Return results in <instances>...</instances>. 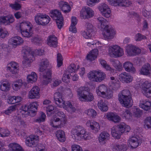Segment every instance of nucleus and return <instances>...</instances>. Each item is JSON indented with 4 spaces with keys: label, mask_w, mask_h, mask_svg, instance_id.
I'll use <instances>...</instances> for the list:
<instances>
[{
    "label": "nucleus",
    "mask_w": 151,
    "mask_h": 151,
    "mask_svg": "<svg viewBox=\"0 0 151 151\" xmlns=\"http://www.w3.org/2000/svg\"><path fill=\"white\" fill-rule=\"evenodd\" d=\"M97 19L100 24V27L99 28L104 29V33H103L104 37L107 39L113 38L115 34V31L111 26L106 25L108 22L107 20L102 17H99Z\"/></svg>",
    "instance_id": "f257e3e1"
},
{
    "label": "nucleus",
    "mask_w": 151,
    "mask_h": 151,
    "mask_svg": "<svg viewBox=\"0 0 151 151\" xmlns=\"http://www.w3.org/2000/svg\"><path fill=\"white\" fill-rule=\"evenodd\" d=\"M130 130V128L129 126L124 123H122L111 128V134L114 138L119 139L123 133L128 132Z\"/></svg>",
    "instance_id": "f03ea898"
},
{
    "label": "nucleus",
    "mask_w": 151,
    "mask_h": 151,
    "mask_svg": "<svg viewBox=\"0 0 151 151\" xmlns=\"http://www.w3.org/2000/svg\"><path fill=\"white\" fill-rule=\"evenodd\" d=\"M77 92L80 100L83 101L91 102L94 99L93 94L91 93L88 88L81 87L77 89Z\"/></svg>",
    "instance_id": "7ed1b4c3"
},
{
    "label": "nucleus",
    "mask_w": 151,
    "mask_h": 151,
    "mask_svg": "<svg viewBox=\"0 0 151 151\" xmlns=\"http://www.w3.org/2000/svg\"><path fill=\"white\" fill-rule=\"evenodd\" d=\"M105 73L101 71L93 70L88 74V76L91 80L97 82H100L104 80L105 77Z\"/></svg>",
    "instance_id": "20e7f679"
},
{
    "label": "nucleus",
    "mask_w": 151,
    "mask_h": 151,
    "mask_svg": "<svg viewBox=\"0 0 151 151\" xmlns=\"http://www.w3.org/2000/svg\"><path fill=\"white\" fill-rule=\"evenodd\" d=\"M50 16L53 19L56 20L58 27L60 29L63 25V17L61 12L56 9L52 10L50 12Z\"/></svg>",
    "instance_id": "39448f33"
},
{
    "label": "nucleus",
    "mask_w": 151,
    "mask_h": 151,
    "mask_svg": "<svg viewBox=\"0 0 151 151\" xmlns=\"http://www.w3.org/2000/svg\"><path fill=\"white\" fill-rule=\"evenodd\" d=\"M86 132L85 129L81 126H77L73 129L71 131L72 137L76 140H79L81 139L82 136Z\"/></svg>",
    "instance_id": "423d86ee"
},
{
    "label": "nucleus",
    "mask_w": 151,
    "mask_h": 151,
    "mask_svg": "<svg viewBox=\"0 0 151 151\" xmlns=\"http://www.w3.org/2000/svg\"><path fill=\"white\" fill-rule=\"evenodd\" d=\"M109 52L111 55H114L116 58L121 57L124 54L123 49L117 45H112L109 46Z\"/></svg>",
    "instance_id": "0eeeda50"
},
{
    "label": "nucleus",
    "mask_w": 151,
    "mask_h": 151,
    "mask_svg": "<svg viewBox=\"0 0 151 151\" xmlns=\"http://www.w3.org/2000/svg\"><path fill=\"white\" fill-rule=\"evenodd\" d=\"M35 19L38 24L45 25L49 23L50 18L47 15L38 13L35 17Z\"/></svg>",
    "instance_id": "6e6552de"
},
{
    "label": "nucleus",
    "mask_w": 151,
    "mask_h": 151,
    "mask_svg": "<svg viewBox=\"0 0 151 151\" xmlns=\"http://www.w3.org/2000/svg\"><path fill=\"white\" fill-rule=\"evenodd\" d=\"M39 141V137L37 136H30L26 139V145L29 147L33 148L36 147Z\"/></svg>",
    "instance_id": "1a4fd4ad"
},
{
    "label": "nucleus",
    "mask_w": 151,
    "mask_h": 151,
    "mask_svg": "<svg viewBox=\"0 0 151 151\" xmlns=\"http://www.w3.org/2000/svg\"><path fill=\"white\" fill-rule=\"evenodd\" d=\"M127 53L129 56H133L138 55L141 52V50L138 47L132 45H128L126 47Z\"/></svg>",
    "instance_id": "9d476101"
},
{
    "label": "nucleus",
    "mask_w": 151,
    "mask_h": 151,
    "mask_svg": "<svg viewBox=\"0 0 151 151\" xmlns=\"http://www.w3.org/2000/svg\"><path fill=\"white\" fill-rule=\"evenodd\" d=\"M93 11L89 7H86L82 9L80 13V16L84 19H88L92 17Z\"/></svg>",
    "instance_id": "9b49d317"
},
{
    "label": "nucleus",
    "mask_w": 151,
    "mask_h": 151,
    "mask_svg": "<svg viewBox=\"0 0 151 151\" xmlns=\"http://www.w3.org/2000/svg\"><path fill=\"white\" fill-rule=\"evenodd\" d=\"M114 6H123L127 7L131 4L128 0H108Z\"/></svg>",
    "instance_id": "f8f14e48"
},
{
    "label": "nucleus",
    "mask_w": 151,
    "mask_h": 151,
    "mask_svg": "<svg viewBox=\"0 0 151 151\" xmlns=\"http://www.w3.org/2000/svg\"><path fill=\"white\" fill-rule=\"evenodd\" d=\"M119 97V100L123 106L128 108L132 105V98L124 97L122 98L121 96Z\"/></svg>",
    "instance_id": "ddd939ff"
},
{
    "label": "nucleus",
    "mask_w": 151,
    "mask_h": 151,
    "mask_svg": "<svg viewBox=\"0 0 151 151\" xmlns=\"http://www.w3.org/2000/svg\"><path fill=\"white\" fill-rule=\"evenodd\" d=\"M119 79L123 83H129L132 81L133 77L128 73L124 72L119 74Z\"/></svg>",
    "instance_id": "4468645a"
},
{
    "label": "nucleus",
    "mask_w": 151,
    "mask_h": 151,
    "mask_svg": "<svg viewBox=\"0 0 151 151\" xmlns=\"http://www.w3.org/2000/svg\"><path fill=\"white\" fill-rule=\"evenodd\" d=\"M40 89L37 86L34 87L29 92L28 97L29 98L33 99H38L40 97Z\"/></svg>",
    "instance_id": "2eb2a0df"
},
{
    "label": "nucleus",
    "mask_w": 151,
    "mask_h": 151,
    "mask_svg": "<svg viewBox=\"0 0 151 151\" xmlns=\"http://www.w3.org/2000/svg\"><path fill=\"white\" fill-rule=\"evenodd\" d=\"M141 143V140L137 136L132 137L130 138L129 142V144L132 148H136Z\"/></svg>",
    "instance_id": "dca6fc26"
},
{
    "label": "nucleus",
    "mask_w": 151,
    "mask_h": 151,
    "mask_svg": "<svg viewBox=\"0 0 151 151\" xmlns=\"http://www.w3.org/2000/svg\"><path fill=\"white\" fill-rule=\"evenodd\" d=\"M106 118L109 121L115 123L119 122L121 119L120 117L113 112H109L106 114Z\"/></svg>",
    "instance_id": "f3484780"
},
{
    "label": "nucleus",
    "mask_w": 151,
    "mask_h": 151,
    "mask_svg": "<svg viewBox=\"0 0 151 151\" xmlns=\"http://www.w3.org/2000/svg\"><path fill=\"white\" fill-rule=\"evenodd\" d=\"M59 119L53 115L50 120V125L56 128H59L61 124H63Z\"/></svg>",
    "instance_id": "a211bd4d"
},
{
    "label": "nucleus",
    "mask_w": 151,
    "mask_h": 151,
    "mask_svg": "<svg viewBox=\"0 0 151 151\" xmlns=\"http://www.w3.org/2000/svg\"><path fill=\"white\" fill-rule=\"evenodd\" d=\"M14 21V18L12 15L1 17H0V21L5 25L9 24Z\"/></svg>",
    "instance_id": "6ab92c4d"
},
{
    "label": "nucleus",
    "mask_w": 151,
    "mask_h": 151,
    "mask_svg": "<svg viewBox=\"0 0 151 151\" xmlns=\"http://www.w3.org/2000/svg\"><path fill=\"white\" fill-rule=\"evenodd\" d=\"M139 107L145 111L151 109V102L145 100H142L140 101Z\"/></svg>",
    "instance_id": "aec40b11"
},
{
    "label": "nucleus",
    "mask_w": 151,
    "mask_h": 151,
    "mask_svg": "<svg viewBox=\"0 0 151 151\" xmlns=\"http://www.w3.org/2000/svg\"><path fill=\"white\" fill-rule=\"evenodd\" d=\"M51 71L50 70L48 69L46 74L43 75V79L42 83L44 85L47 84L50 82L51 78Z\"/></svg>",
    "instance_id": "412c9836"
},
{
    "label": "nucleus",
    "mask_w": 151,
    "mask_h": 151,
    "mask_svg": "<svg viewBox=\"0 0 151 151\" xmlns=\"http://www.w3.org/2000/svg\"><path fill=\"white\" fill-rule=\"evenodd\" d=\"M110 134L106 132H101L99 137V140L101 144H104L105 141L109 139Z\"/></svg>",
    "instance_id": "4be33fe9"
},
{
    "label": "nucleus",
    "mask_w": 151,
    "mask_h": 151,
    "mask_svg": "<svg viewBox=\"0 0 151 151\" xmlns=\"http://www.w3.org/2000/svg\"><path fill=\"white\" fill-rule=\"evenodd\" d=\"M61 9L65 13L69 12L71 10V8L68 3L63 1H61L59 3Z\"/></svg>",
    "instance_id": "5701e85b"
},
{
    "label": "nucleus",
    "mask_w": 151,
    "mask_h": 151,
    "mask_svg": "<svg viewBox=\"0 0 151 151\" xmlns=\"http://www.w3.org/2000/svg\"><path fill=\"white\" fill-rule=\"evenodd\" d=\"M49 38L47 40V43L50 47H55L57 46V37L54 35L50 36Z\"/></svg>",
    "instance_id": "b1692460"
},
{
    "label": "nucleus",
    "mask_w": 151,
    "mask_h": 151,
    "mask_svg": "<svg viewBox=\"0 0 151 151\" xmlns=\"http://www.w3.org/2000/svg\"><path fill=\"white\" fill-rule=\"evenodd\" d=\"M9 65L10 66L8 67V70H9L12 74L16 73L19 69L18 64L15 62H12Z\"/></svg>",
    "instance_id": "393cba45"
},
{
    "label": "nucleus",
    "mask_w": 151,
    "mask_h": 151,
    "mask_svg": "<svg viewBox=\"0 0 151 151\" xmlns=\"http://www.w3.org/2000/svg\"><path fill=\"white\" fill-rule=\"evenodd\" d=\"M63 104V108L68 111L71 113L75 111L76 109L70 102L68 101L67 102H65L64 101Z\"/></svg>",
    "instance_id": "a878e982"
},
{
    "label": "nucleus",
    "mask_w": 151,
    "mask_h": 151,
    "mask_svg": "<svg viewBox=\"0 0 151 151\" xmlns=\"http://www.w3.org/2000/svg\"><path fill=\"white\" fill-rule=\"evenodd\" d=\"M62 94L59 92H56L54 94V102L55 103L59 106L58 105L60 103H63L64 102L62 98Z\"/></svg>",
    "instance_id": "bb28decb"
},
{
    "label": "nucleus",
    "mask_w": 151,
    "mask_h": 151,
    "mask_svg": "<svg viewBox=\"0 0 151 151\" xmlns=\"http://www.w3.org/2000/svg\"><path fill=\"white\" fill-rule=\"evenodd\" d=\"M123 67L125 70L127 72L132 73L135 71V68L133 66L132 64L129 62L124 63L123 64Z\"/></svg>",
    "instance_id": "cd10ccee"
},
{
    "label": "nucleus",
    "mask_w": 151,
    "mask_h": 151,
    "mask_svg": "<svg viewBox=\"0 0 151 151\" xmlns=\"http://www.w3.org/2000/svg\"><path fill=\"white\" fill-rule=\"evenodd\" d=\"M107 89V87L105 85L102 84L97 88L96 92L98 95L102 97Z\"/></svg>",
    "instance_id": "c85d7f7f"
},
{
    "label": "nucleus",
    "mask_w": 151,
    "mask_h": 151,
    "mask_svg": "<svg viewBox=\"0 0 151 151\" xmlns=\"http://www.w3.org/2000/svg\"><path fill=\"white\" fill-rule=\"evenodd\" d=\"M98 50L96 49H95L92 50L87 55V59L91 61L94 60L97 57V56L98 54Z\"/></svg>",
    "instance_id": "c756f323"
},
{
    "label": "nucleus",
    "mask_w": 151,
    "mask_h": 151,
    "mask_svg": "<svg viewBox=\"0 0 151 151\" xmlns=\"http://www.w3.org/2000/svg\"><path fill=\"white\" fill-rule=\"evenodd\" d=\"M48 65L49 62L47 59H42L39 65V70L40 71L42 72L45 70Z\"/></svg>",
    "instance_id": "7c9ffc66"
},
{
    "label": "nucleus",
    "mask_w": 151,
    "mask_h": 151,
    "mask_svg": "<svg viewBox=\"0 0 151 151\" xmlns=\"http://www.w3.org/2000/svg\"><path fill=\"white\" fill-rule=\"evenodd\" d=\"M77 21L76 17H72L71 18V24L69 28V31L73 33H76L77 31L75 26L77 24Z\"/></svg>",
    "instance_id": "2f4dec72"
},
{
    "label": "nucleus",
    "mask_w": 151,
    "mask_h": 151,
    "mask_svg": "<svg viewBox=\"0 0 151 151\" xmlns=\"http://www.w3.org/2000/svg\"><path fill=\"white\" fill-rule=\"evenodd\" d=\"M150 64L147 63L142 66L141 70L140 73L144 75H148L150 73Z\"/></svg>",
    "instance_id": "473e14b6"
},
{
    "label": "nucleus",
    "mask_w": 151,
    "mask_h": 151,
    "mask_svg": "<svg viewBox=\"0 0 151 151\" xmlns=\"http://www.w3.org/2000/svg\"><path fill=\"white\" fill-rule=\"evenodd\" d=\"M128 147L126 144L116 145L113 147L114 151H126Z\"/></svg>",
    "instance_id": "72a5a7b5"
},
{
    "label": "nucleus",
    "mask_w": 151,
    "mask_h": 151,
    "mask_svg": "<svg viewBox=\"0 0 151 151\" xmlns=\"http://www.w3.org/2000/svg\"><path fill=\"white\" fill-rule=\"evenodd\" d=\"M9 146L12 151H24L22 147L16 143H10Z\"/></svg>",
    "instance_id": "f704fd0d"
},
{
    "label": "nucleus",
    "mask_w": 151,
    "mask_h": 151,
    "mask_svg": "<svg viewBox=\"0 0 151 151\" xmlns=\"http://www.w3.org/2000/svg\"><path fill=\"white\" fill-rule=\"evenodd\" d=\"M56 136L58 140L61 142L65 141V140L64 132L62 130H59L56 132Z\"/></svg>",
    "instance_id": "c9c22d12"
},
{
    "label": "nucleus",
    "mask_w": 151,
    "mask_h": 151,
    "mask_svg": "<svg viewBox=\"0 0 151 151\" xmlns=\"http://www.w3.org/2000/svg\"><path fill=\"white\" fill-rule=\"evenodd\" d=\"M31 29L30 23L28 22H23L20 24V30H30Z\"/></svg>",
    "instance_id": "e433bc0d"
},
{
    "label": "nucleus",
    "mask_w": 151,
    "mask_h": 151,
    "mask_svg": "<svg viewBox=\"0 0 151 151\" xmlns=\"http://www.w3.org/2000/svg\"><path fill=\"white\" fill-rule=\"evenodd\" d=\"M110 79L111 81L110 82V87L112 88L115 90L116 89L118 88L119 87V81L118 80L115 79V78L114 77H111Z\"/></svg>",
    "instance_id": "4c0bfd02"
},
{
    "label": "nucleus",
    "mask_w": 151,
    "mask_h": 151,
    "mask_svg": "<svg viewBox=\"0 0 151 151\" xmlns=\"http://www.w3.org/2000/svg\"><path fill=\"white\" fill-rule=\"evenodd\" d=\"M11 40L12 42V44L15 46L20 45L23 42L22 39L19 36L13 37L11 38Z\"/></svg>",
    "instance_id": "58836bf2"
},
{
    "label": "nucleus",
    "mask_w": 151,
    "mask_h": 151,
    "mask_svg": "<svg viewBox=\"0 0 151 151\" xmlns=\"http://www.w3.org/2000/svg\"><path fill=\"white\" fill-rule=\"evenodd\" d=\"M98 106L99 109L102 111L105 112L108 110L107 104L103 100H101L98 102Z\"/></svg>",
    "instance_id": "ea45409f"
},
{
    "label": "nucleus",
    "mask_w": 151,
    "mask_h": 151,
    "mask_svg": "<svg viewBox=\"0 0 151 151\" xmlns=\"http://www.w3.org/2000/svg\"><path fill=\"white\" fill-rule=\"evenodd\" d=\"M87 125L90 127L93 130L94 132L95 133L97 132L100 129V126L99 124L96 122H94L92 124L88 122L86 123Z\"/></svg>",
    "instance_id": "a19ab883"
},
{
    "label": "nucleus",
    "mask_w": 151,
    "mask_h": 151,
    "mask_svg": "<svg viewBox=\"0 0 151 151\" xmlns=\"http://www.w3.org/2000/svg\"><path fill=\"white\" fill-rule=\"evenodd\" d=\"M28 107L29 109V114L35 113L37 111V104L36 102H34L28 105Z\"/></svg>",
    "instance_id": "79ce46f5"
},
{
    "label": "nucleus",
    "mask_w": 151,
    "mask_h": 151,
    "mask_svg": "<svg viewBox=\"0 0 151 151\" xmlns=\"http://www.w3.org/2000/svg\"><path fill=\"white\" fill-rule=\"evenodd\" d=\"M27 78V81L29 82L32 83L36 81L37 76L35 72H32L28 76Z\"/></svg>",
    "instance_id": "37998d69"
},
{
    "label": "nucleus",
    "mask_w": 151,
    "mask_h": 151,
    "mask_svg": "<svg viewBox=\"0 0 151 151\" xmlns=\"http://www.w3.org/2000/svg\"><path fill=\"white\" fill-rule=\"evenodd\" d=\"M46 116L45 113L41 112L40 113L39 116L37 119H35L34 122L40 123L42 122H44L45 120Z\"/></svg>",
    "instance_id": "c03bdc74"
},
{
    "label": "nucleus",
    "mask_w": 151,
    "mask_h": 151,
    "mask_svg": "<svg viewBox=\"0 0 151 151\" xmlns=\"http://www.w3.org/2000/svg\"><path fill=\"white\" fill-rule=\"evenodd\" d=\"M118 96H121L122 98L124 97L132 98L130 91L127 90H123L121 93H120L119 94Z\"/></svg>",
    "instance_id": "a18cd8bd"
},
{
    "label": "nucleus",
    "mask_w": 151,
    "mask_h": 151,
    "mask_svg": "<svg viewBox=\"0 0 151 151\" xmlns=\"http://www.w3.org/2000/svg\"><path fill=\"white\" fill-rule=\"evenodd\" d=\"M144 127L147 129L151 128V117L148 116L146 118L144 121Z\"/></svg>",
    "instance_id": "49530a36"
},
{
    "label": "nucleus",
    "mask_w": 151,
    "mask_h": 151,
    "mask_svg": "<svg viewBox=\"0 0 151 151\" xmlns=\"http://www.w3.org/2000/svg\"><path fill=\"white\" fill-rule=\"evenodd\" d=\"M10 84L7 82L3 83L0 87V90L2 91H7L9 90Z\"/></svg>",
    "instance_id": "de8ad7c7"
},
{
    "label": "nucleus",
    "mask_w": 151,
    "mask_h": 151,
    "mask_svg": "<svg viewBox=\"0 0 151 151\" xmlns=\"http://www.w3.org/2000/svg\"><path fill=\"white\" fill-rule=\"evenodd\" d=\"M122 117L126 119H130L132 116V114L130 111L127 109L123 111L122 115Z\"/></svg>",
    "instance_id": "09e8293b"
},
{
    "label": "nucleus",
    "mask_w": 151,
    "mask_h": 151,
    "mask_svg": "<svg viewBox=\"0 0 151 151\" xmlns=\"http://www.w3.org/2000/svg\"><path fill=\"white\" fill-rule=\"evenodd\" d=\"M113 96L112 92L110 89H107L102 97L106 99H110Z\"/></svg>",
    "instance_id": "8fccbe9b"
},
{
    "label": "nucleus",
    "mask_w": 151,
    "mask_h": 151,
    "mask_svg": "<svg viewBox=\"0 0 151 151\" xmlns=\"http://www.w3.org/2000/svg\"><path fill=\"white\" fill-rule=\"evenodd\" d=\"M112 64L116 70L119 71L122 70V65L119 61L117 60H114L113 61Z\"/></svg>",
    "instance_id": "3c124183"
},
{
    "label": "nucleus",
    "mask_w": 151,
    "mask_h": 151,
    "mask_svg": "<svg viewBox=\"0 0 151 151\" xmlns=\"http://www.w3.org/2000/svg\"><path fill=\"white\" fill-rule=\"evenodd\" d=\"M99 61L101 65L106 70H111V68L110 67L109 65H108L106 63V62L105 60L103 59H100L99 60Z\"/></svg>",
    "instance_id": "603ef678"
},
{
    "label": "nucleus",
    "mask_w": 151,
    "mask_h": 151,
    "mask_svg": "<svg viewBox=\"0 0 151 151\" xmlns=\"http://www.w3.org/2000/svg\"><path fill=\"white\" fill-rule=\"evenodd\" d=\"M85 26L86 28V31H87V32H90L91 33L93 31L95 30V27L91 23L89 22H87L86 23Z\"/></svg>",
    "instance_id": "864d4df0"
},
{
    "label": "nucleus",
    "mask_w": 151,
    "mask_h": 151,
    "mask_svg": "<svg viewBox=\"0 0 151 151\" xmlns=\"http://www.w3.org/2000/svg\"><path fill=\"white\" fill-rule=\"evenodd\" d=\"M46 110L47 114H50L51 113H54L56 112V109L53 106L50 105L46 107Z\"/></svg>",
    "instance_id": "5fc2aeb1"
},
{
    "label": "nucleus",
    "mask_w": 151,
    "mask_h": 151,
    "mask_svg": "<svg viewBox=\"0 0 151 151\" xmlns=\"http://www.w3.org/2000/svg\"><path fill=\"white\" fill-rule=\"evenodd\" d=\"M10 132L8 130L2 129L0 128V136L2 137L8 136Z\"/></svg>",
    "instance_id": "6e6d98bb"
},
{
    "label": "nucleus",
    "mask_w": 151,
    "mask_h": 151,
    "mask_svg": "<svg viewBox=\"0 0 151 151\" xmlns=\"http://www.w3.org/2000/svg\"><path fill=\"white\" fill-rule=\"evenodd\" d=\"M57 65L58 67H60L63 64V57L61 55L60 53H58L57 54Z\"/></svg>",
    "instance_id": "4d7b16f0"
},
{
    "label": "nucleus",
    "mask_w": 151,
    "mask_h": 151,
    "mask_svg": "<svg viewBox=\"0 0 151 151\" xmlns=\"http://www.w3.org/2000/svg\"><path fill=\"white\" fill-rule=\"evenodd\" d=\"M86 113L87 114L92 117L96 115L97 113L96 111L93 109H89L86 111Z\"/></svg>",
    "instance_id": "13d9d810"
},
{
    "label": "nucleus",
    "mask_w": 151,
    "mask_h": 151,
    "mask_svg": "<svg viewBox=\"0 0 151 151\" xmlns=\"http://www.w3.org/2000/svg\"><path fill=\"white\" fill-rule=\"evenodd\" d=\"M21 34L22 35L26 37H31L32 34L31 33L30 30H21L20 31Z\"/></svg>",
    "instance_id": "bf43d9fd"
},
{
    "label": "nucleus",
    "mask_w": 151,
    "mask_h": 151,
    "mask_svg": "<svg viewBox=\"0 0 151 151\" xmlns=\"http://www.w3.org/2000/svg\"><path fill=\"white\" fill-rule=\"evenodd\" d=\"M22 84V81L21 80H19L17 81L15 83L13 84V87L15 88L16 90L19 89L21 87Z\"/></svg>",
    "instance_id": "052dcab7"
},
{
    "label": "nucleus",
    "mask_w": 151,
    "mask_h": 151,
    "mask_svg": "<svg viewBox=\"0 0 151 151\" xmlns=\"http://www.w3.org/2000/svg\"><path fill=\"white\" fill-rule=\"evenodd\" d=\"M146 39V37L145 36L139 33L137 34L135 36V40L137 41H140Z\"/></svg>",
    "instance_id": "680f3d73"
},
{
    "label": "nucleus",
    "mask_w": 151,
    "mask_h": 151,
    "mask_svg": "<svg viewBox=\"0 0 151 151\" xmlns=\"http://www.w3.org/2000/svg\"><path fill=\"white\" fill-rule=\"evenodd\" d=\"M111 11L109 8L101 12L102 15L106 18H109L110 16Z\"/></svg>",
    "instance_id": "e2e57ef3"
},
{
    "label": "nucleus",
    "mask_w": 151,
    "mask_h": 151,
    "mask_svg": "<svg viewBox=\"0 0 151 151\" xmlns=\"http://www.w3.org/2000/svg\"><path fill=\"white\" fill-rule=\"evenodd\" d=\"M109 8L108 6L106 4L104 3L101 4L98 7V9L101 12Z\"/></svg>",
    "instance_id": "0e129e2a"
},
{
    "label": "nucleus",
    "mask_w": 151,
    "mask_h": 151,
    "mask_svg": "<svg viewBox=\"0 0 151 151\" xmlns=\"http://www.w3.org/2000/svg\"><path fill=\"white\" fill-rule=\"evenodd\" d=\"M142 93L147 97H151V88L143 90Z\"/></svg>",
    "instance_id": "69168bd1"
},
{
    "label": "nucleus",
    "mask_w": 151,
    "mask_h": 151,
    "mask_svg": "<svg viewBox=\"0 0 151 151\" xmlns=\"http://www.w3.org/2000/svg\"><path fill=\"white\" fill-rule=\"evenodd\" d=\"M32 62L31 60L27 58L22 61V64L26 67L30 66V63Z\"/></svg>",
    "instance_id": "338daca9"
},
{
    "label": "nucleus",
    "mask_w": 151,
    "mask_h": 151,
    "mask_svg": "<svg viewBox=\"0 0 151 151\" xmlns=\"http://www.w3.org/2000/svg\"><path fill=\"white\" fill-rule=\"evenodd\" d=\"M71 148L72 151H83L82 148L79 145H73Z\"/></svg>",
    "instance_id": "774afa93"
}]
</instances>
